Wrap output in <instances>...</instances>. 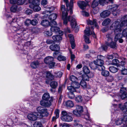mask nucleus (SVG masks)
<instances>
[{
    "mask_svg": "<svg viewBox=\"0 0 127 127\" xmlns=\"http://www.w3.org/2000/svg\"><path fill=\"white\" fill-rule=\"evenodd\" d=\"M94 63L97 66L101 65H103L104 63V62L102 60H100L97 59L94 61Z\"/></svg>",
    "mask_w": 127,
    "mask_h": 127,
    "instance_id": "26",
    "label": "nucleus"
},
{
    "mask_svg": "<svg viewBox=\"0 0 127 127\" xmlns=\"http://www.w3.org/2000/svg\"><path fill=\"white\" fill-rule=\"evenodd\" d=\"M50 30L51 31L54 32H59V33H61V35L63 34V32L60 31V28L59 27L55 26L51 27L50 28Z\"/></svg>",
    "mask_w": 127,
    "mask_h": 127,
    "instance_id": "21",
    "label": "nucleus"
},
{
    "mask_svg": "<svg viewBox=\"0 0 127 127\" xmlns=\"http://www.w3.org/2000/svg\"><path fill=\"white\" fill-rule=\"evenodd\" d=\"M111 21V20L109 19H106L102 22V25L103 26H107L110 23Z\"/></svg>",
    "mask_w": 127,
    "mask_h": 127,
    "instance_id": "32",
    "label": "nucleus"
},
{
    "mask_svg": "<svg viewBox=\"0 0 127 127\" xmlns=\"http://www.w3.org/2000/svg\"><path fill=\"white\" fill-rule=\"evenodd\" d=\"M125 121L124 120V117L123 118H120L116 120L115 121L116 124L117 125H120L122 123H123V124L126 126H127V124H124V121Z\"/></svg>",
    "mask_w": 127,
    "mask_h": 127,
    "instance_id": "23",
    "label": "nucleus"
},
{
    "mask_svg": "<svg viewBox=\"0 0 127 127\" xmlns=\"http://www.w3.org/2000/svg\"><path fill=\"white\" fill-rule=\"evenodd\" d=\"M41 24L43 26L47 27L50 25V23L48 20H45L41 21Z\"/></svg>",
    "mask_w": 127,
    "mask_h": 127,
    "instance_id": "25",
    "label": "nucleus"
},
{
    "mask_svg": "<svg viewBox=\"0 0 127 127\" xmlns=\"http://www.w3.org/2000/svg\"><path fill=\"white\" fill-rule=\"evenodd\" d=\"M34 127H42V125L41 123L39 121L35 122L33 125Z\"/></svg>",
    "mask_w": 127,
    "mask_h": 127,
    "instance_id": "35",
    "label": "nucleus"
},
{
    "mask_svg": "<svg viewBox=\"0 0 127 127\" xmlns=\"http://www.w3.org/2000/svg\"><path fill=\"white\" fill-rule=\"evenodd\" d=\"M50 48L51 50L56 52L53 53V56L55 57H56V55L58 54V51L60 49L59 46L57 44L52 45L50 46Z\"/></svg>",
    "mask_w": 127,
    "mask_h": 127,
    "instance_id": "9",
    "label": "nucleus"
},
{
    "mask_svg": "<svg viewBox=\"0 0 127 127\" xmlns=\"http://www.w3.org/2000/svg\"><path fill=\"white\" fill-rule=\"evenodd\" d=\"M45 63L49 65V67L52 68L55 65V63L54 62V58L48 56L45 58L44 59Z\"/></svg>",
    "mask_w": 127,
    "mask_h": 127,
    "instance_id": "6",
    "label": "nucleus"
},
{
    "mask_svg": "<svg viewBox=\"0 0 127 127\" xmlns=\"http://www.w3.org/2000/svg\"><path fill=\"white\" fill-rule=\"evenodd\" d=\"M109 11L106 10L103 11L100 14L101 17L103 18H105L108 16L110 14Z\"/></svg>",
    "mask_w": 127,
    "mask_h": 127,
    "instance_id": "19",
    "label": "nucleus"
},
{
    "mask_svg": "<svg viewBox=\"0 0 127 127\" xmlns=\"http://www.w3.org/2000/svg\"><path fill=\"white\" fill-rule=\"evenodd\" d=\"M96 65L94 63H92L90 64V66L91 68L93 69H95L97 68V66H96Z\"/></svg>",
    "mask_w": 127,
    "mask_h": 127,
    "instance_id": "62",
    "label": "nucleus"
},
{
    "mask_svg": "<svg viewBox=\"0 0 127 127\" xmlns=\"http://www.w3.org/2000/svg\"><path fill=\"white\" fill-rule=\"evenodd\" d=\"M123 34H122V35L121 33H120L122 35V37H122V36H124V37H126L127 36V29H126L124 30L123 31ZM118 37H119V38H118V39H119L121 37H120V36H119V35H118Z\"/></svg>",
    "mask_w": 127,
    "mask_h": 127,
    "instance_id": "42",
    "label": "nucleus"
},
{
    "mask_svg": "<svg viewBox=\"0 0 127 127\" xmlns=\"http://www.w3.org/2000/svg\"><path fill=\"white\" fill-rule=\"evenodd\" d=\"M82 15L85 16H88L89 15V13L84 11H82Z\"/></svg>",
    "mask_w": 127,
    "mask_h": 127,
    "instance_id": "63",
    "label": "nucleus"
},
{
    "mask_svg": "<svg viewBox=\"0 0 127 127\" xmlns=\"http://www.w3.org/2000/svg\"><path fill=\"white\" fill-rule=\"evenodd\" d=\"M121 24L119 25V21H116L112 24L110 27V29L114 30L115 33L116 35L114 38L115 41L118 40L119 38L118 35L120 37H122V35L120 33V32H121L122 27L124 26H121Z\"/></svg>",
    "mask_w": 127,
    "mask_h": 127,
    "instance_id": "2",
    "label": "nucleus"
},
{
    "mask_svg": "<svg viewBox=\"0 0 127 127\" xmlns=\"http://www.w3.org/2000/svg\"><path fill=\"white\" fill-rule=\"evenodd\" d=\"M101 74L103 76L107 77L108 76L109 74V72L107 70H102L101 72Z\"/></svg>",
    "mask_w": 127,
    "mask_h": 127,
    "instance_id": "41",
    "label": "nucleus"
},
{
    "mask_svg": "<svg viewBox=\"0 0 127 127\" xmlns=\"http://www.w3.org/2000/svg\"><path fill=\"white\" fill-rule=\"evenodd\" d=\"M93 30V28L91 27V28L89 27H86V29L84 30L85 34L84 35L85 40V42L87 43H90L91 42L88 37L92 34V31Z\"/></svg>",
    "mask_w": 127,
    "mask_h": 127,
    "instance_id": "3",
    "label": "nucleus"
},
{
    "mask_svg": "<svg viewBox=\"0 0 127 127\" xmlns=\"http://www.w3.org/2000/svg\"><path fill=\"white\" fill-rule=\"evenodd\" d=\"M75 100L77 102H81L83 100V98L81 96L78 95L75 98Z\"/></svg>",
    "mask_w": 127,
    "mask_h": 127,
    "instance_id": "37",
    "label": "nucleus"
},
{
    "mask_svg": "<svg viewBox=\"0 0 127 127\" xmlns=\"http://www.w3.org/2000/svg\"><path fill=\"white\" fill-rule=\"evenodd\" d=\"M84 117L86 120H88L90 121H91V119H90L89 114L88 113L85 115L84 116Z\"/></svg>",
    "mask_w": 127,
    "mask_h": 127,
    "instance_id": "60",
    "label": "nucleus"
},
{
    "mask_svg": "<svg viewBox=\"0 0 127 127\" xmlns=\"http://www.w3.org/2000/svg\"><path fill=\"white\" fill-rule=\"evenodd\" d=\"M70 4H69V6L68 8L67 7L66 10L64 5H62L60 8L62 12V19L63 20L64 24L66 25L67 24L68 21L70 22V25L71 28L73 29L75 28L77 25L76 21V17L74 16H69L67 17L68 13L67 11L69 10H70V13L71 14L72 13V9L73 6L72 8H70Z\"/></svg>",
    "mask_w": 127,
    "mask_h": 127,
    "instance_id": "1",
    "label": "nucleus"
},
{
    "mask_svg": "<svg viewBox=\"0 0 127 127\" xmlns=\"http://www.w3.org/2000/svg\"><path fill=\"white\" fill-rule=\"evenodd\" d=\"M126 89L124 87L121 88L120 90V93L121 94L126 93Z\"/></svg>",
    "mask_w": 127,
    "mask_h": 127,
    "instance_id": "53",
    "label": "nucleus"
},
{
    "mask_svg": "<svg viewBox=\"0 0 127 127\" xmlns=\"http://www.w3.org/2000/svg\"><path fill=\"white\" fill-rule=\"evenodd\" d=\"M31 20L28 19H27L25 22V25L27 26H28L31 24Z\"/></svg>",
    "mask_w": 127,
    "mask_h": 127,
    "instance_id": "61",
    "label": "nucleus"
},
{
    "mask_svg": "<svg viewBox=\"0 0 127 127\" xmlns=\"http://www.w3.org/2000/svg\"><path fill=\"white\" fill-rule=\"evenodd\" d=\"M55 76L56 77H61L62 76V73L61 72H55Z\"/></svg>",
    "mask_w": 127,
    "mask_h": 127,
    "instance_id": "50",
    "label": "nucleus"
},
{
    "mask_svg": "<svg viewBox=\"0 0 127 127\" xmlns=\"http://www.w3.org/2000/svg\"><path fill=\"white\" fill-rule=\"evenodd\" d=\"M80 87V85L77 81L72 83L71 86H68L67 89L69 91H76V89L79 88Z\"/></svg>",
    "mask_w": 127,
    "mask_h": 127,
    "instance_id": "8",
    "label": "nucleus"
},
{
    "mask_svg": "<svg viewBox=\"0 0 127 127\" xmlns=\"http://www.w3.org/2000/svg\"><path fill=\"white\" fill-rule=\"evenodd\" d=\"M77 4L79 7L82 9H84L87 5V3L85 2L79 1L77 2Z\"/></svg>",
    "mask_w": 127,
    "mask_h": 127,
    "instance_id": "15",
    "label": "nucleus"
},
{
    "mask_svg": "<svg viewBox=\"0 0 127 127\" xmlns=\"http://www.w3.org/2000/svg\"><path fill=\"white\" fill-rule=\"evenodd\" d=\"M58 59L60 61H64L66 60V58L65 57L60 55L58 57Z\"/></svg>",
    "mask_w": 127,
    "mask_h": 127,
    "instance_id": "47",
    "label": "nucleus"
},
{
    "mask_svg": "<svg viewBox=\"0 0 127 127\" xmlns=\"http://www.w3.org/2000/svg\"><path fill=\"white\" fill-rule=\"evenodd\" d=\"M107 42H106V44L108 46H109L111 48H116V43L115 42H114L112 41L111 42L109 43V44H107Z\"/></svg>",
    "mask_w": 127,
    "mask_h": 127,
    "instance_id": "30",
    "label": "nucleus"
},
{
    "mask_svg": "<svg viewBox=\"0 0 127 127\" xmlns=\"http://www.w3.org/2000/svg\"><path fill=\"white\" fill-rule=\"evenodd\" d=\"M70 43L71 45V47L72 49H74L75 47V44L74 43V40H70Z\"/></svg>",
    "mask_w": 127,
    "mask_h": 127,
    "instance_id": "64",
    "label": "nucleus"
},
{
    "mask_svg": "<svg viewBox=\"0 0 127 127\" xmlns=\"http://www.w3.org/2000/svg\"><path fill=\"white\" fill-rule=\"evenodd\" d=\"M40 65V63L38 61H36L31 63V67L33 69H35L38 67Z\"/></svg>",
    "mask_w": 127,
    "mask_h": 127,
    "instance_id": "18",
    "label": "nucleus"
},
{
    "mask_svg": "<svg viewBox=\"0 0 127 127\" xmlns=\"http://www.w3.org/2000/svg\"><path fill=\"white\" fill-rule=\"evenodd\" d=\"M80 85L84 88H86L87 87V84L86 82L83 80L81 81Z\"/></svg>",
    "mask_w": 127,
    "mask_h": 127,
    "instance_id": "44",
    "label": "nucleus"
},
{
    "mask_svg": "<svg viewBox=\"0 0 127 127\" xmlns=\"http://www.w3.org/2000/svg\"><path fill=\"white\" fill-rule=\"evenodd\" d=\"M46 83L47 84H49L50 81L54 79V76L49 71L46 72Z\"/></svg>",
    "mask_w": 127,
    "mask_h": 127,
    "instance_id": "13",
    "label": "nucleus"
},
{
    "mask_svg": "<svg viewBox=\"0 0 127 127\" xmlns=\"http://www.w3.org/2000/svg\"><path fill=\"white\" fill-rule=\"evenodd\" d=\"M38 23V22L37 20L36 19H33L31 21V24L32 25L35 26Z\"/></svg>",
    "mask_w": 127,
    "mask_h": 127,
    "instance_id": "54",
    "label": "nucleus"
},
{
    "mask_svg": "<svg viewBox=\"0 0 127 127\" xmlns=\"http://www.w3.org/2000/svg\"><path fill=\"white\" fill-rule=\"evenodd\" d=\"M52 38L54 42H59L62 39V37L60 35H58L53 36Z\"/></svg>",
    "mask_w": 127,
    "mask_h": 127,
    "instance_id": "20",
    "label": "nucleus"
},
{
    "mask_svg": "<svg viewBox=\"0 0 127 127\" xmlns=\"http://www.w3.org/2000/svg\"><path fill=\"white\" fill-rule=\"evenodd\" d=\"M60 110L59 109H56L55 110L54 113L57 118H58L59 117Z\"/></svg>",
    "mask_w": 127,
    "mask_h": 127,
    "instance_id": "51",
    "label": "nucleus"
},
{
    "mask_svg": "<svg viewBox=\"0 0 127 127\" xmlns=\"http://www.w3.org/2000/svg\"><path fill=\"white\" fill-rule=\"evenodd\" d=\"M118 6L116 4H114L112 6H108L107 7L108 9L112 12V14L114 16H116L117 14V10L118 8Z\"/></svg>",
    "mask_w": 127,
    "mask_h": 127,
    "instance_id": "11",
    "label": "nucleus"
},
{
    "mask_svg": "<svg viewBox=\"0 0 127 127\" xmlns=\"http://www.w3.org/2000/svg\"><path fill=\"white\" fill-rule=\"evenodd\" d=\"M110 71L113 73H115L117 72L118 71L117 68L113 66H110L109 68Z\"/></svg>",
    "mask_w": 127,
    "mask_h": 127,
    "instance_id": "34",
    "label": "nucleus"
},
{
    "mask_svg": "<svg viewBox=\"0 0 127 127\" xmlns=\"http://www.w3.org/2000/svg\"><path fill=\"white\" fill-rule=\"evenodd\" d=\"M107 80L108 82H112L113 80V78L112 76H109L107 78Z\"/></svg>",
    "mask_w": 127,
    "mask_h": 127,
    "instance_id": "59",
    "label": "nucleus"
},
{
    "mask_svg": "<svg viewBox=\"0 0 127 127\" xmlns=\"http://www.w3.org/2000/svg\"><path fill=\"white\" fill-rule=\"evenodd\" d=\"M51 31H45L44 33L45 36L48 37L52 35V33Z\"/></svg>",
    "mask_w": 127,
    "mask_h": 127,
    "instance_id": "43",
    "label": "nucleus"
},
{
    "mask_svg": "<svg viewBox=\"0 0 127 127\" xmlns=\"http://www.w3.org/2000/svg\"><path fill=\"white\" fill-rule=\"evenodd\" d=\"M32 11L30 9H27L25 11V13L28 15L31 14L32 13Z\"/></svg>",
    "mask_w": 127,
    "mask_h": 127,
    "instance_id": "58",
    "label": "nucleus"
},
{
    "mask_svg": "<svg viewBox=\"0 0 127 127\" xmlns=\"http://www.w3.org/2000/svg\"><path fill=\"white\" fill-rule=\"evenodd\" d=\"M97 68L99 70H103L105 69V67L103 65H101L97 66Z\"/></svg>",
    "mask_w": 127,
    "mask_h": 127,
    "instance_id": "49",
    "label": "nucleus"
},
{
    "mask_svg": "<svg viewBox=\"0 0 127 127\" xmlns=\"http://www.w3.org/2000/svg\"><path fill=\"white\" fill-rule=\"evenodd\" d=\"M48 8L49 9V11L46 10L43 11L42 13L43 14H44V16H46V15H48V14H50L51 13V12L54 10L55 9L52 6L49 7Z\"/></svg>",
    "mask_w": 127,
    "mask_h": 127,
    "instance_id": "24",
    "label": "nucleus"
},
{
    "mask_svg": "<svg viewBox=\"0 0 127 127\" xmlns=\"http://www.w3.org/2000/svg\"><path fill=\"white\" fill-rule=\"evenodd\" d=\"M87 24L88 25H94L95 27H96L97 29H98L99 27L98 25L96 22L95 19L93 20V21L90 20H88L87 22Z\"/></svg>",
    "mask_w": 127,
    "mask_h": 127,
    "instance_id": "22",
    "label": "nucleus"
},
{
    "mask_svg": "<svg viewBox=\"0 0 127 127\" xmlns=\"http://www.w3.org/2000/svg\"><path fill=\"white\" fill-rule=\"evenodd\" d=\"M121 73L124 75H127V69L124 68L121 70Z\"/></svg>",
    "mask_w": 127,
    "mask_h": 127,
    "instance_id": "52",
    "label": "nucleus"
},
{
    "mask_svg": "<svg viewBox=\"0 0 127 127\" xmlns=\"http://www.w3.org/2000/svg\"><path fill=\"white\" fill-rule=\"evenodd\" d=\"M83 111V107L81 106L77 105L76 109L73 111V113L77 116H80L81 113Z\"/></svg>",
    "mask_w": 127,
    "mask_h": 127,
    "instance_id": "10",
    "label": "nucleus"
},
{
    "mask_svg": "<svg viewBox=\"0 0 127 127\" xmlns=\"http://www.w3.org/2000/svg\"><path fill=\"white\" fill-rule=\"evenodd\" d=\"M50 98V95L48 93H46L44 94L42 96V99L43 100H48Z\"/></svg>",
    "mask_w": 127,
    "mask_h": 127,
    "instance_id": "31",
    "label": "nucleus"
},
{
    "mask_svg": "<svg viewBox=\"0 0 127 127\" xmlns=\"http://www.w3.org/2000/svg\"><path fill=\"white\" fill-rule=\"evenodd\" d=\"M17 6L16 5H13L10 8L11 11L13 12H15L17 10Z\"/></svg>",
    "mask_w": 127,
    "mask_h": 127,
    "instance_id": "46",
    "label": "nucleus"
},
{
    "mask_svg": "<svg viewBox=\"0 0 127 127\" xmlns=\"http://www.w3.org/2000/svg\"><path fill=\"white\" fill-rule=\"evenodd\" d=\"M28 119L30 121H35L38 118L36 112L31 113L29 114L27 116Z\"/></svg>",
    "mask_w": 127,
    "mask_h": 127,
    "instance_id": "12",
    "label": "nucleus"
},
{
    "mask_svg": "<svg viewBox=\"0 0 127 127\" xmlns=\"http://www.w3.org/2000/svg\"><path fill=\"white\" fill-rule=\"evenodd\" d=\"M24 0H17V4L18 5H21L25 2Z\"/></svg>",
    "mask_w": 127,
    "mask_h": 127,
    "instance_id": "55",
    "label": "nucleus"
},
{
    "mask_svg": "<svg viewBox=\"0 0 127 127\" xmlns=\"http://www.w3.org/2000/svg\"><path fill=\"white\" fill-rule=\"evenodd\" d=\"M71 114L72 113H67L65 111H63L61 112V119L64 122H70L73 120L72 118L70 116Z\"/></svg>",
    "mask_w": 127,
    "mask_h": 127,
    "instance_id": "4",
    "label": "nucleus"
},
{
    "mask_svg": "<svg viewBox=\"0 0 127 127\" xmlns=\"http://www.w3.org/2000/svg\"><path fill=\"white\" fill-rule=\"evenodd\" d=\"M106 0H95L93 2L92 5V7L94 8L97 6L99 4L103 5L104 3L105 2Z\"/></svg>",
    "mask_w": 127,
    "mask_h": 127,
    "instance_id": "14",
    "label": "nucleus"
},
{
    "mask_svg": "<svg viewBox=\"0 0 127 127\" xmlns=\"http://www.w3.org/2000/svg\"><path fill=\"white\" fill-rule=\"evenodd\" d=\"M120 63L119 60L117 59H115L113 60L112 64L113 65H116Z\"/></svg>",
    "mask_w": 127,
    "mask_h": 127,
    "instance_id": "45",
    "label": "nucleus"
},
{
    "mask_svg": "<svg viewBox=\"0 0 127 127\" xmlns=\"http://www.w3.org/2000/svg\"><path fill=\"white\" fill-rule=\"evenodd\" d=\"M124 120L125 121H124V124H127V113L125 114L124 115Z\"/></svg>",
    "mask_w": 127,
    "mask_h": 127,
    "instance_id": "56",
    "label": "nucleus"
},
{
    "mask_svg": "<svg viewBox=\"0 0 127 127\" xmlns=\"http://www.w3.org/2000/svg\"><path fill=\"white\" fill-rule=\"evenodd\" d=\"M83 71L86 74H88L90 72V69L86 66H84L83 67Z\"/></svg>",
    "mask_w": 127,
    "mask_h": 127,
    "instance_id": "39",
    "label": "nucleus"
},
{
    "mask_svg": "<svg viewBox=\"0 0 127 127\" xmlns=\"http://www.w3.org/2000/svg\"><path fill=\"white\" fill-rule=\"evenodd\" d=\"M57 15L55 13H53L50 15L49 17V19L50 21L55 20L57 17Z\"/></svg>",
    "mask_w": 127,
    "mask_h": 127,
    "instance_id": "29",
    "label": "nucleus"
},
{
    "mask_svg": "<svg viewBox=\"0 0 127 127\" xmlns=\"http://www.w3.org/2000/svg\"><path fill=\"white\" fill-rule=\"evenodd\" d=\"M120 95V96L122 99H124L127 96V93H124L121 94Z\"/></svg>",
    "mask_w": 127,
    "mask_h": 127,
    "instance_id": "57",
    "label": "nucleus"
},
{
    "mask_svg": "<svg viewBox=\"0 0 127 127\" xmlns=\"http://www.w3.org/2000/svg\"><path fill=\"white\" fill-rule=\"evenodd\" d=\"M65 105L66 106L69 107H72L74 106L73 102L70 100H68L65 102Z\"/></svg>",
    "mask_w": 127,
    "mask_h": 127,
    "instance_id": "27",
    "label": "nucleus"
},
{
    "mask_svg": "<svg viewBox=\"0 0 127 127\" xmlns=\"http://www.w3.org/2000/svg\"><path fill=\"white\" fill-rule=\"evenodd\" d=\"M39 3L38 1L34 0L32 3L30 4L29 7L35 11H38L41 10V8L39 6Z\"/></svg>",
    "mask_w": 127,
    "mask_h": 127,
    "instance_id": "7",
    "label": "nucleus"
},
{
    "mask_svg": "<svg viewBox=\"0 0 127 127\" xmlns=\"http://www.w3.org/2000/svg\"><path fill=\"white\" fill-rule=\"evenodd\" d=\"M74 127H83L82 125L79 124V121L74 120Z\"/></svg>",
    "mask_w": 127,
    "mask_h": 127,
    "instance_id": "40",
    "label": "nucleus"
},
{
    "mask_svg": "<svg viewBox=\"0 0 127 127\" xmlns=\"http://www.w3.org/2000/svg\"><path fill=\"white\" fill-rule=\"evenodd\" d=\"M58 85V83L57 82L55 81H53L51 82L50 83V87L53 89H55Z\"/></svg>",
    "mask_w": 127,
    "mask_h": 127,
    "instance_id": "33",
    "label": "nucleus"
},
{
    "mask_svg": "<svg viewBox=\"0 0 127 127\" xmlns=\"http://www.w3.org/2000/svg\"><path fill=\"white\" fill-rule=\"evenodd\" d=\"M40 104L42 106L45 107L50 106L51 104L50 101L43 100L40 101Z\"/></svg>",
    "mask_w": 127,
    "mask_h": 127,
    "instance_id": "16",
    "label": "nucleus"
},
{
    "mask_svg": "<svg viewBox=\"0 0 127 127\" xmlns=\"http://www.w3.org/2000/svg\"><path fill=\"white\" fill-rule=\"evenodd\" d=\"M113 36L114 34L111 32H108L106 35V37L107 38V41L106 42H107V44L112 41Z\"/></svg>",
    "mask_w": 127,
    "mask_h": 127,
    "instance_id": "17",
    "label": "nucleus"
},
{
    "mask_svg": "<svg viewBox=\"0 0 127 127\" xmlns=\"http://www.w3.org/2000/svg\"><path fill=\"white\" fill-rule=\"evenodd\" d=\"M37 111L39 113L38 115L41 118L47 117L49 114L47 109L44 108L42 107L39 106L37 108Z\"/></svg>",
    "mask_w": 127,
    "mask_h": 127,
    "instance_id": "5",
    "label": "nucleus"
},
{
    "mask_svg": "<svg viewBox=\"0 0 127 127\" xmlns=\"http://www.w3.org/2000/svg\"><path fill=\"white\" fill-rule=\"evenodd\" d=\"M123 18L124 20L121 23V26H127V15L124 16Z\"/></svg>",
    "mask_w": 127,
    "mask_h": 127,
    "instance_id": "28",
    "label": "nucleus"
},
{
    "mask_svg": "<svg viewBox=\"0 0 127 127\" xmlns=\"http://www.w3.org/2000/svg\"><path fill=\"white\" fill-rule=\"evenodd\" d=\"M50 23V25L52 27H54L56 25L57 23L54 20L51 21Z\"/></svg>",
    "mask_w": 127,
    "mask_h": 127,
    "instance_id": "48",
    "label": "nucleus"
},
{
    "mask_svg": "<svg viewBox=\"0 0 127 127\" xmlns=\"http://www.w3.org/2000/svg\"><path fill=\"white\" fill-rule=\"evenodd\" d=\"M70 80L72 82V83H74L77 81V79L76 77L74 75H71L70 77Z\"/></svg>",
    "mask_w": 127,
    "mask_h": 127,
    "instance_id": "38",
    "label": "nucleus"
},
{
    "mask_svg": "<svg viewBox=\"0 0 127 127\" xmlns=\"http://www.w3.org/2000/svg\"><path fill=\"white\" fill-rule=\"evenodd\" d=\"M69 92L68 93V97L70 99H73L75 95L73 92L75 91H69Z\"/></svg>",
    "mask_w": 127,
    "mask_h": 127,
    "instance_id": "36",
    "label": "nucleus"
}]
</instances>
